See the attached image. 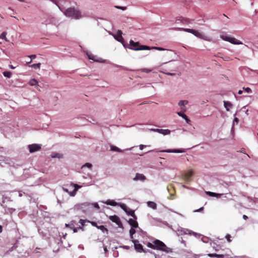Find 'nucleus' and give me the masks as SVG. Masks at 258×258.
Masks as SVG:
<instances>
[{
    "label": "nucleus",
    "mask_w": 258,
    "mask_h": 258,
    "mask_svg": "<svg viewBox=\"0 0 258 258\" xmlns=\"http://www.w3.org/2000/svg\"><path fill=\"white\" fill-rule=\"evenodd\" d=\"M85 221L82 219H80L79 221V223L82 225V226L85 225Z\"/></svg>",
    "instance_id": "nucleus-41"
},
{
    "label": "nucleus",
    "mask_w": 258,
    "mask_h": 258,
    "mask_svg": "<svg viewBox=\"0 0 258 258\" xmlns=\"http://www.w3.org/2000/svg\"><path fill=\"white\" fill-rule=\"evenodd\" d=\"M194 171L192 170H189L183 173L182 176L183 180L186 183H188L190 181V178L194 175Z\"/></svg>",
    "instance_id": "nucleus-5"
},
{
    "label": "nucleus",
    "mask_w": 258,
    "mask_h": 258,
    "mask_svg": "<svg viewBox=\"0 0 258 258\" xmlns=\"http://www.w3.org/2000/svg\"><path fill=\"white\" fill-rule=\"evenodd\" d=\"M243 218L244 220H247L248 219V217L246 215H243Z\"/></svg>",
    "instance_id": "nucleus-48"
},
{
    "label": "nucleus",
    "mask_w": 258,
    "mask_h": 258,
    "mask_svg": "<svg viewBox=\"0 0 258 258\" xmlns=\"http://www.w3.org/2000/svg\"><path fill=\"white\" fill-rule=\"evenodd\" d=\"M224 105L227 111H229L233 105L229 101H224Z\"/></svg>",
    "instance_id": "nucleus-19"
},
{
    "label": "nucleus",
    "mask_w": 258,
    "mask_h": 258,
    "mask_svg": "<svg viewBox=\"0 0 258 258\" xmlns=\"http://www.w3.org/2000/svg\"><path fill=\"white\" fill-rule=\"evenodd\" d=\"M37 83H38L37 81L34 79L30 80L29 81V84L30 86H35L36 84H37Z\"/></svg>",
    "instance_id": "nucleus-25"
},
{
    "label": "nucleus",
    "mask_w": 258,
    "mask_h": 258,
    "mask_svg": "<svg viewBox=\"0 0 258 258\" xmlns=\"http://www.w3.org/2000/svg\"><path fill=\"white\" fill-rule=\"evenodd\" d=\"M186 122L188 123L189 121H190V120L188 118V117L186 116V117H185V118H184Z\"/></svg>",
    "instance_id": "nucleus-47"
},
{
    "label": "nucleus",
    "mask_w": 258,
    "mask_h": 258,
    "mask_svg": "<svg viewBox=\"0 0 258 258\" xmlns=\"http://www.w3.org/2000/svg\"><path fill=\"white\" fill-rule=\"evenodd\" d=\"M133 242L134 244L135 248L138 252H141L144 251L143 246L139 243L138 240H133Z\"/></svg>",
    "instance_id": "nucleus-7"
},
{
    "label": "nucleus",
    "mask_w": 258,
    "mask_h": 258,
    "mask_svg": "<svg viewBox=\"0 0 258 258\" xmlns=\"http://www.w3.org/2000/svg\"><path fill=\"white\" fill-rule=\"evenodd\" d=\"M222 54L221 53H218L217 54V56L218 57H222Z\"/></svg>",
    "instance_id": "nucleus-49"
},
{
    "label": "nucleus",
    "mask_w": 258,
    "mask_h": 258,
    "mask_svg": "<svg viewBox=\"0 0 258 258\" xmlns=\"http://www.w3.org/2000/svg\"><path fill=\"white\" fill-rule=\"evenodd\" d=\"M225 238H226V239L227 240V241L229 242H230L231 241V236L229 234H227L225 236Z\"/></svg>",
    "instance_id": "nucleus-38"
},
{
    "label": "nucleus",
    "mask_w": 258,
    "mask_h": 258,
    "mask_svg": "<svg viewBox=\"0 0 258 258\" xmlns=\"http://www.w3.org/2000/svg\"><path fill=\"white\" fill-rule=\"evenodd\" d=\"M36 55L35 54H32V55H28V57L31 58V59H34L35 58H36Z\"/></svg>",
    "instance_id": "nucleus-43"
},
{
    "label": "nucleus",
    "mask_w": 258,
    "mask_h": 258,
    "mask_svg": "<svg viewBox=\"0 0 258 258\" xmlns=\"http://www.w3.org/2000/svg\"><path fill=\"white\" fill-rule=\"evenodd\" d=\"M7 32H3L0 35V38L5 39L6 41H7L6 38Z\"/></svg>",
    "instance_id": "nucleus-31"
},
{
    "label": "nucleus",
    "mask_w": 258,
    "mask_h": 258,
    "mask_svg": "<svg viewBox=\"0 0 258 258\" xmlns=\"http://www.w3.org/2000/svg\"><path fill=\"white\" fill-rule=\"evenodd\" d=\"M2 231V226L0 225V232Z\"/></svg>",
    "instance_id": "nucleus-55"
},
{
    "label": "nucleus",
    "mask_w": 258,
    "mask_h": 258,
    "mask_svg": "<svg viewBox=\"0 0 258 258\" xmlns=\"http://www.w3.org/2000/svg\"><path fill=\"white\" fill-rule=\"evenodd\" d=\"M115 7L116 8H117V9H120V10H126V7H125L115 6Z\"/></svg>",
    "instance_id": "nucleus-40"
},
{
    "label": "nucleus",
    "mask_w": 258,
    "mask_h": 258,
    "mask_svg": "<svg viewBox=\"0 0 258 258\" xmlns=\"http://www.w3.org/2000/svg\"><path fill=\"white\" fill-rule=\"evenodd\" d=\"M141 71L142 72H145L146 73H149L152 71L151 69H149L147 68H143L141 70Z\"/></svg>",
    "instance_id": "nucleus-33"
},
{
    "label": "nucleus",
    "mask_w": 258,
    "mask_h": 258,
    "mask_svg": "<svg viewBox=\"0 0 258 258\" xmlns=\"http://www.w3.org/2000/svg\"><path fill=\"white\" fill-rule=\"evenodd\" d=\"M223 39L234 44H242V43L233 37L225 36L222 37Z\"/></svg>",
    "instance_id": "nucleus-6"
},
{
    "label": "nucleus",
    "mask_w": 258,
    "mask_h": 258,
    "mask_svg": "<svg viewBox=\"0 0 258 258\" xmlns=\"http://www.w3.org/2000/svg\"><path fill=\"white\" fill-rule=\"evenodd\" d=\"M28 148L30 153L39 151L41 149V146L39 145L33 144L28 145Z\"/></svg>",
    "instance_id": "nucleus-8"
},
{
    "label": "nucleus",
    "mask_w": 258,
    "mask_h": 258,
    "mask_svg": "<svg viewBox=\"0 0 258 258\" xmlns=\"http://www.w3.org/2000/svg\"><path fill=\"white\" fill-rule=\"evenodd\" d=\"M3 75L5 77L10 78L12 76V73L11 72L6 71L3 73Z\"/></svg>",
    "instance_id": "nucleus-27"
},
{
    "label": "nucleus",
    "mask_w": 258,
    "mask_h": 258,
    "mask_svg": "<svg viewBox=\"0 0 258 258\" xmlns=\"http://www.w3.org/2000/svg\"><path fill=\"white\" fill-rule=\"evenodd\" d=\"M90 223L91 224V225L92 226L97 227L98 229L101 230L102 232H106L107 233L108 229L106 227H105V226H104L103 225L98 226L97 225V223L95 222H94V221L90 222Z\"/></svg>",
    "instance_id": "nucleus-12"
},
{
    "label": "nucleus",
    "mask_w": 258,
    "mask_h": 258,
    "mask_svg": "<svg viewBox=\"0 0 258 258\" xmlns=\"http://www.w3.org/2000/svg\"><path fill=\"white\" fill-rule=\"evenodd\" d=\"M84 167H87L88 168H91L92 167V164L89 163H86L82 166V168Z\"/></svg>",
    "instance_id": "nucleus-37"
},
{
    "label": "nucleus",
    "mask_w": 258,
    "mask_h": 258,
    "mask_svg": "<svg viewBox=\"0 0 258 258\" xmlns=\"http://www.w3.org/2000/svg\"><path fill=\"white\" fill-rule=\"evenodd\" d=\"M188 102L186 100H180L178 102V105L179 106H183L185 105H186L187 104Z\"/></svg>",
    "instance_id": "nucleus-30"
},
{
    "label": "nucleus",
    "mask_w": 258,
    "mask_h": 258,
    "mask_svg": "<svg viewBox=\"0 0 258 258\" xmlns=\"http://www.w3.org/2000/svg\"><path fill=\"white\" fill-rule=\"evenodd\" d=\"M238 93L239 94H241L242 93V90H239L238 92Z\"/></svg>",
    "instance_id": "nucleus-54"
},
{
    "label": "nucleus",
    "mask_w": 258,
    "mask_h": 258,
    "mask_svg": "<svg viewBox=\"0 0 258 258\" xmlns=\"http://www.w3.org/2000/svg\"><path fill=\"white\" fill-rule=\"evenodd\" d=\"M178 21H180L182 23L185 24H188V23H190V20L189 19L185 18H180L179 19H177L176 20V22L177 23H178Z\"/></svg>",
    "instance_id": "nucleus-18"
},
{
    "label": "nucleus",
    "mask_w": 258,
    "mask_h": 258,
    "mask_svg": "<svg viewBox=\"0 0 258 258\" xmlns=\"http://www.w3.org/2000/svg\"><path fill=\"white\" fill-rule=\"evenodd\" d=\"M204 210V208L202 207L199 209L196 210L194 211V212H201Z\"/></svg>",
    "instance_id": "nucleus-42"
},
{
    "label": "nucleus",
    "mask_w": 258,
    "mask_h": 258,
    "mask_svg": "<svg viewBox=\"0 0 258 258\" xmlns=\"http://www.w3.org/2000/svg\"><path fill=\"white\" fill-rule=\"evenodd\" d=\"M177 114H178L179 116H181V117H183V118H185V117H186V115L184 113H182V112H177Z\"/></svg>",
    "instance_id": "nucleus-36"
},
{
    "label": "nucleus",
    "mask_w": 258,
    "mask_h": 258,
    "mask_svg": "<svg viewBox=\"0 0 258 258\" xmlns=\"http://www.w3.org/2000/svg\"><path fill=\"white\" fill-rule=\"evenodd\" d=\"M166 73V74L169 75H170V76H173V75H175V74H174V73Z\"/></svg>",
    "instance_id": "nucleus-50"
},
{
    "label": "nucleus",
    "mask_w": 258,
    "mask_h": 258,
    "mask_svg": "<svg viewBox=\"0 0 258 258\" xmlns=\"http://www.w3.org/2000/svg\"><path fill=\"white\" fill-rule=\"evenodd\" d=\"M147 246L149 248H152L153 249H155V243L153 242V243H151L150 242H148L147 244Z\"/></svg>",
    "instance_id": "nucleus-32"
},
{
    "label": "nucleus",
    "mask_w": 258,
    "mask_h": 258,
    "mask_svg": "<svg viewBox=\"0 0 258 258\" xmlns=\"http://www.w3.org/2000/svg\"><path fill=\"white\" fill-rule=\"evenodd\" d=\"M152 131L157 132L158 133L163 134L164 135H169L170 133V131L168 129H158V128H155V129H151Z\"/></svg>",
    "instance_id": "nucleus-11"
},
{
    "label": "nucleus",
    "mask_w": 258,
    "mask_h": 258,
    "mask_svg": "<svg viewBox=\"0 0 258 258\" xmlns=\"http://www.w3.org/2000/svg\"><path fill=\"white\" fill-rule=\"evenodd\" d=\"M155 243V249L164 251L166 252H170L172 251L171 248L167 247L162 241L156 239L153 241Z\"/></svg>",
    "instance_id": "nucleus-2"
},
{
    "label": "nucleus",
    "mask_w": 258,
    "mask_h": 258,
    "mask_svg": "<svg viewBox=\"0 0 258 258\" xmlns=\"http://www.w3.org/2000/svg\"><path fill=\"white\" fill-rule=\"evenodd\" d=\"M10 68L14 69H15V67H13L12 66H11Z\"/></svg>",
    "instance_id": "nucleus-56"
},
{
    "label": "nucleus",
    "mask_w": 258,
    "mask_h": 258,
    "mask_svg": "<svg viewBox=\"0 0 258 258\" xmlns=\"http://www.w3.org/2000/svg\"><path fill=\"white\" fill-rule=\"evenodd\" d=\"M104 250H105V251H107V248H106V247H105V248H104Z\"/></svg>",
    "instance_id": "nucleus-57"
},
{
    "label": "nucleus",
    "mask_w": 258,
    "mask_h": 258,
    "mask_svg": "<svg viewBox=\"0 0 258 258\" xmlns=\"http://www.w3.org/2000/svg\"><path fill=\"white\" fill-rule=\"evenodd\" d=\"M243 89L247 92V93H250L251 92V90L249 87L247 88H243Z\"/></svg>",
    "instance_id": "nucleus-39"
},
{
    "label": "nucleus",
    "mask_w": 258,
    "mask_h": 258,
    "mask_svg": "<svg viewBox=\"0 0 258 258\" xmlns=\"http://www.w3.org/2000/svg\"><path fill=\"white\" fill-rule=\"evenodd\" d=\"M145 147V145H140L139 146V148H140V150H143V149L144 148V147Z\"/></svg>",
    "instance_id": "nucleus-45"
},
{
    "label": "nucleus",
    "mask_w": 258,
    "mask_h": 258,
    "mask_svg": "<svg viewBox=\"0 0 258 258\" xmlns=\"http://www.w3.org/2000/svg\"><path fill=\"white\" fill-rule=\"evenodd\" d=\"M177 30H182V31H184L185 32H188V33H190L194 34L195 36L198 37L199 38H200V39H203V40H208L207 36H206L204 34H203L202 33H200L198 31L196 30L195 29H188V28H177Z\"/></svg>",
    "instance_id": "nucleus-3"
},
{
    "label": "nucleus",
    "mask_w": 258,
    "mask_h": 258,
    "mask_svg": "<svg viewBox=\"0 0 258 258\" xmlns=\"http://www.w3.org/2000/svg\"><path fill=\"white\" fill-rule=\"evenodd\" d=\"M124 210V211L128 215L131 216L133 218H135V219H137V216H136L135 214V212L133 210H128L127 208H126V206L125 205H123L121 207Z\"/></svg>",
    "instance_id": "nucleus-10"
},
{
    "label": "nucleus",
    "mask_w": 258,
    "mask_h": 258,
    "mask_svg": "<svg viewBox=\"0 0 258 258\" xmlns=\"http://www.w3.org/2000/svg\"><path fill=\"white\" fill-rule=\"evenodd\" d=\"M130 45L132 47V49L135 50H150V47L146 45H140V43L138 42H135L133 40H131L130 41Z\"/></svg>",
    "instance_id": "nucleus-4"
},
{
    "label": "nucleus",
    "mask_w": 258,
    "mask_h": 258,
    "mask_svg": "<svg viewBox=\"0 0 258 258\" xmlns=\"http://www.w3.org/2000/svg\"><path fill=\"white\" fill-rule=\"evenodd\" d=\"M65 16L68 17L79 19L82 17L81 12L74 8H70L64 12Z\"/></svg>",
    "instance_id": "nucleus-1"
},
{
    "label": "nucleus",
    "mask_w": 258,
    "mask_h": 258,
    "mask_svg": "<svg viewBox=\"0 0 258 258\" xmlns=\"http://www.w3.org/2000/svg\"><path fill=\"white\" fill-rule=\"evenodd\" d=\"M111 150L113 151L118 152H121V150L119 148H118V147H117L116 146H111Z\"/></svg>",
    "instance_id": "nucleus-28"
},
{
    "label": "nucleus",
    "mask_w": 258,
    "mask_h": 258,
    "mask_svg": "<svg viewBox=\"0 0 258 258\" xmlns=\"http://www.w3.org/2000/svg\"><path fill=\"white\" fill-rule=\"evenodd\" d=\"M147 205H148V207H149L150 208H151L155 210L157 209V205L154 202L149 201L147 203Z\"/></svg>",
    "instance_id": "nucleus-20"
},
{
    "label": "nucleus",
    "mask_w": 258,
    "mask_h": 258,
    "mask_svg": "<svg viewBox=\"0 0 258 258\" xmlns=\"http://www.w3.org/2000/svg\"><path fill=\"white\" fill-rule=\"evenodd\" d=\"M146 178L145 176L143 174L140 173H137L133 179L135 181L141 180L144 181L146 180Z\"/></svg>",
    "instance_id": "nucleus-14"
},
{
    "label": "nucleus",
    "mask_w": 258,
    "mask_h": 258,
    "mask_svg": "<svg viewBox=\"0 0 258 258\" xmlns=\"http://www.w3.org/2000/svg\"><path fill=\"white\" fill-rule=\"evenodd\" d=\"M135 228H132L130 230V234L131 238H133V235L136 233Z\"/></svg>",
    "instance_id": "nucleus-29"
},
{
    "label": "nucleus",
    "mask_w": 258,
    "mask_h": 258,
    "mask_svg": "<svg viewBox=\"0 0 258 258\" xmlns=\"http://www.w3.org/2000/svg\"><path fill=\"white\" fill-rule=\"evenodd\" d=\"M234 121L238 122V119L237 117H235L234 119Z\"/></svg>",
    "instance_id": "nucleus-51"
},
{
    "label": "nucleus",
    "mask_w": 258,
    "mask_h": 258,
    "mask_svg": "<svg viewBox=\"0 0 258 258\" xmlns=\"http://www.w3.org/2000/svg\"><path fill=\"white\" fill-rule=\"evenodd\" d=\"M206 193L208 195L211 197H217L218 198H220L221 196V194H216L215 192H213L211 191H207Z\"/></svg>",
    "instance_id": "nucleus-22"
},
{
    "label": "nucleus",
    "mask_w": 258,
    "mask_h": 258,
    "mask_svg": "<svg viewBox=\"0 0 258 258\" xmlns=\"http://www.w3.org/2000/svg\"><path fill=\"white\" fill-rule=\"evenodd\" d=\"M94 206L95 208H97L98 209H100V207H99V206L98 205V204L97 203H95L94 204Z\"/></svg>",
    "instance_id": "nucleus-44"
},
{
    "label": "nucleus",
    "mask_w": 258,
    "mask_h": 258,
    "mask_svg": "<svg viewBox=\"0 0 258 258\" xmlns=\"http://www.w3.org/2000/svg\"><path fill=\"white\" fill-rule=\"evenodd\" d=\"M122 31L120 30H118L116 35L114 37L115 39L118 41L122 42L123 41V38L122 37Z\"/></svg>",
    "instance_id": "nucleus-16"
},
{
    "label": "nucleus",
    "mask_w": 258,
    "mask_h": 258,
    "mask_svg": "<svg viewBox=\"0 0 258 258\" xmlns=\"http://www.w3.org/2000/svg\"><path fill=\"white\" fill-rule=\"evenodd\" d=\"M74 223H75V222L74 221H72L71 222L70 224H66V227H69L71 229H72L73 230L74 233L77 232L78 229H83L82 226V227L81 226H79L78 228L75 227Z\"/></svg>",
    "instance_id": "nucleus-9"
},
{
    "label": "nucleus",
    "mask_w": 258,
    "mask_h": 258,
    "mask_svg": "<svg viewBox=\"0 0 258 258\" xmlns=\"http://www.w3.org/2000/svg\"><path fill=\"white\" fill-rule=\"evenodd\" d=\"M109 219L119 226L121 224L119 218L116 215L110 216Z\"/></svg>",
    "instance_id": "nucleus-13"
},
{
    "label": "nucleus",
    "mask_w": 258,
    "mask_h": 258,
    "mask_svg": "<svg viewBox=\"0 0 258 258\" xmlns=\"http://www.w3.org/2000/svg\"><path fill=\"white\" fill-rule=\"evenodd\" d=\"M137 219H135V218L133 219H130L128 222L130 224V225L133 227V228H137L138 227V223L136 221Z\"/></svg>",
    "instance_id": "nucleus-17"
},
{
    "label": "nucleus",
    "mask_w": 258,
    "mask_h": 258,
    "mask_svg": "<svg viewBox=\"0 0 258 258\" xmlns=\"http://www.w3.org/2000/svg\"><path fill=\"white\" fill-rule=\"evenodd\" d=\"M87 56H88L89 59H92L95 61H98V60H97L95 58L96 56L95 55H94L93 54H92L91 53H87Z\"/></svg>",
    "instance_id": "nucleus-23"
},
{
    "label": "nucleus",
    "mask_w": 258,
    "mask_h": 258,
    "mask_svg": "<svg viewBox=\"0 0 258 258\" xmlns=\"http://www.w3.org/2000/svg\"><path fill=\"white\" fill-rule=\"evenodd\" d=\"M223 59L225 61H228L230 60L229 59V57H226L225 58H223Z\"/></svg>",
    "instance_id": "nucleus-46"
},
{
    "label": "nucleus",
    "mask_w": 258,
    "mask_h": 258,
    "mask_svg": "<svg viewBox=\"0 0 258 258\" xmlns=\"http://www.w3.org/2000/svg\"><path fill=\"white\" fill-rule=\"evenodd\" d=\"M32 62V60H28V61L26 62V64H28L29 63H30L31 62Z\"/></svg>",
    "instance_id": "nucleus-52"
},
{
    "label": "nucleus",
    "mask_w": 258,
    "mask_h": 258,
    "mask_svg": "<svg viewBox=\"0 0 258 258\" xmlns=\"http://www.w3.org/2000/svg\"><path fill=\"white\" fill-rule=\"evenodd\" d=\"M165 152L167 153H182L183 151L181 150H167L165 151Z\"/></svg>",
    "instance_id": "nucleus-24"
},
{
    "label": "nucleus",
    "mask_w": 258,
    "mask_h": 258,
    "mask_svg": "<svg viewBox=\"0 0 258 258\" xmlns=\"http://www.w3.org/2000/svg\"><path fill=\"white\" fill-rule=\"evenodd\" d=\"M40 66H41V63H35V64H33L32 65H30V66H29V67H31L32 68H34L35 69H39L40 68Z\"/></svg>",
    "instance_id": "nucleus-26"
},
{
    "label": "nucleus",
    "mask_w": 258,
    "mask_h": 258,
    "mask_svg": "<svg viewBox=\"0 0 258 258\" xmlns=\"http://www.w3.org/2000/svg\"><path fill=\"white\" fill-rule=\"evenodd\" d=\"M32 62V60H28V61L26 62V64H28L29 63H30L31 62Z\"/></svg>",
    "instance_id": "nucleus-53"
},
{
    "label": "nucleus",
    "mask_w": 258,
    "mask_h": 258,
    "mask_svg": "<svg viewBox=\"0 0 258 258\" xmlns=\"http://www.w3.org/2000/svg\"><path fill=\"white\" fill-rule=\"evenodd\" d=\"M105 203L108 205L112 206H116L117 205V203L116 202L110 200H108L105 202Z\"/></svg>",
    "instance_id": "nucleus-21"
},
{
    "label": "nucleus",
    "mask_w": 258,
    "mask_h": 258,
    "mask_svg": "<svg viewBox=\"0 0 258 258\" xmlns=\"http://www.w3.org/2000/svg\"><path fill=\"white\" fill-rule=\"evenodd\" d=\"M74 186L75 187L74 191L76 192L79 188L81 187V186L77 184H74Z\"/></svg>",
    "instance_id": "nucleus-35"
},
{
    "label": "nucleus",
    "mask_w": 258,
    "mask_h": 258,
    "mask_svg": "<svg viewBox=\"0 0 258 258\" xmlns=\"http://www.w3.org/2000/svg\"><path fill=\"white\" fill-rule=\"evenodd\" d=\"M208 256L210 257H217V258H228L227 254H219L216 253H209Z\"/></svg>",
    "instance_id": "nucleus-15"
},
{
    "label": "nucleus",
    "mask_w": 258,
    "mask_h": 258,
    "mask_svg": "<svg viewBox=\"0 0 258 258\" xmlns=\"http://www.w3.org/2000/svg\"><path fill=\"white\" fill-rule=\"evenodd\" d=\"M151 49H156V50H164V49L162 48V47H150Z\"/></svg>",
    "instance_id": "nucleus-34"
}]
</instances>
